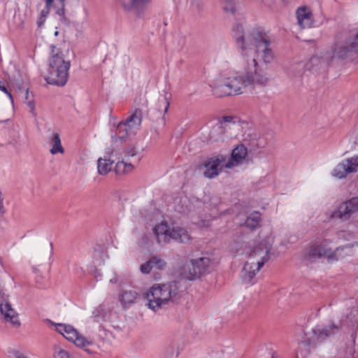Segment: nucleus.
<instances>
[{"mask_svg":"<svg viewBox=\"0 0 358 358\" xmlns=\"http://www.w3.org/2000/svg\"><path fill=\"white\" fill-rule=\"evenodd\" d=\"M232 31L236 45L245 57V66L242 71H234L210 85L213 94L217 97L243 94L248 87H265L271 80L263 66L271 63L274 57L268 48L270 39L267 34L256 29L245 35L240 23L235 24Z\"/></svg>","mask_w":358,"mask_h":358,"instance_id":"nucleus-1","label":"nucleus"},{"mask_svg":"<svg viewBox=\"0 0 358 358\" xmlns=\"http://www.w3.org/2000/svg\"><path fill=\"white\" fill-rule=\"evenodd\" d=\"M178 292L176 281L153 285L145 294L148 306L153 311L162 308L169 301H173Z\"/></svg>","mask_w":358,"mask_h":358,"instance_id":"nucleus-2","label":"nucleus"},{"mask_svg":"<svg viewBox=\"0 0 358 358\" xmlns=\"http://www.w3.org/2000/svg\"><path fill=\"white\" fill-rule=\"evenodd\" d=\"M330 242L331 241L325 236L323 239L317 238L304 255V259L312 262L317 259L327 257L328 262L331 263L350 255L352 245L338 247L334 251H331V248L327 247Z\"/></svg>","mask_w":358,"mask_h":358,"instance_id":"nucleus-3","label":"nucleus"},{"mask_svg":"<svg viewBox=\"0 0 358 358\" xmlns=\"http://www.w3.org/2000/svg\"><path fill=\"white\" fill-rule=\"evenodd\" d=\"M52 57L50 59L48 76L47 82L51 85L64 86L69 77V69L70 62L64 59L63 55H61L59 49L52 45Z\"/></svg>","mask_w":358,"mask_h":358,"instance_id":"nucleus-4","label":"nucleus"},{"mask_svg":"<svg viewBox=\"0 0 358 358\" xmlns=\"http://www.w3.org/2000/svg\"><path fill=\"white\" fill-rule=\"evenodd\" d=\"M142 121V112L136 109L125 122H120L116 128L114 134L111 135L112 145H115L118 143H122L127 138L134 136L139 129Z\"/></svg>","mask_w":358,"mask_h":358,"instance_id":"nucleus-5","label":"nucleus"},{"mask_svg":"<svg viewBox=\"0 0 358 358\" xmlns=\"http://www.w3.org/2000/svg\"><path fill=\"white\" fill-rule=\"evenodd\" d=\"M153 231L159 244L168 243L171 239L181 243H186L190 240V236L185 229L180 227L170 228L165 222L155 226Z\"/></svg>","mask_w":358,"mask_h":358,"instance_id":"nucleus-6","label":"nucleus"},{"mask_svg":"<svg viewBox=\"0 0 358 358\" xmlns=\"http://www.w3.org/2000/svg\"><path fill=\"white\" fill-rule=\"evenodd\" d=\"M341 327V321L338 322H331L329 325L324 327H315L312 329L311 335L308 336V334H305L303 340L301 341V345L308 348L307 353H308L310 348L314 347L317 343L323 341L327 337L336 334Z\"/></svg>","mask_w":358,"mask_h":358,"instance_id":"nucleus-7","label":"nucleus"},{"mask_svg":"<svg viewBox=\"0 0 358 358\" xmlns=\"http://www.w3.org/2000/svg\"><path fill=\"white\" fill-rule=\"evenodd\" d=\"M273 242V238L267 236L253 246L249 255V261H255L258 268H262L270 259Z\"/></svg>","mask_w":358,"mask_h":358,"instance_id":"nucleus-8","label":"nucleus"},{"mask_svg":"<svg viewBox=\"0 0 358 358\" xmlns=\"http://www.w3.org/2000/svg\"><path fill=\"white\" fill-rule=\"evenodd\" d=\"M55 327L57 332L63 335L69 341H73L76 346L83 348L89 353H92V351L87 348V347L92 345L93 342L79 335L77 330L72 326L64 324H57Z\"/></svg>","mask_w":358,"mask_h":358,"instance_id":"nucleus-9","label":"nucleus"},{"mask_svg":"<svg viewBox=\"0 0 358 358\" xmlns=\"http://www.w3.org/2000/svg\"><path fill=\"white\" fill-rule=\"evenodd\" d=\"M358 52V42H355L352 37L341 36L333 48L334 57L345 58L350 52Z\"/></svg>","mask_w":358,"mask_h":358,"instance_id":"nucleus-10","label":"nucleus"},{"mask_svg":"<svg viewBox=\"0 0 358 358\" xmlns=\"http://www.w3.org/2000/svg\"><path fill=\"white\" fill-rule=\"evenodd\" d=\"M122 155H123L122 159L117 162L115 167L117 174H125L133 171L134 168V164L127 161L129 158L137 156L138 151L134 145H129L123 149Z\"/></svg>","mask_w":358,"mask_h":358,"instance_id":"nucleus-11","label":"nucleus"},{"mask_svg":"<svg viewBox=\"0 0 358 358\" xmlns=\"http://www.w3.org/2000/svg\"><path fill=\"white\" fill-rule=\"evenodd\" d=\"M358 171V154L349 157L339 163L333 171V176L338 179H343L351 173Z\"/></svg>","mask_w":358,"mask_h":358,"instance_id":"nucleus-12","label":"nucleus"},{"mask_svg":"<svg viewBox=\"0 0 358 358\" xmlns=\"http://www.w3.org/2000/svg\"><path fill=\"white\" fill-rule=\"evenodd\" d=\"M358 210V197H353L341 203L338 209L331 214L332 218H339L342 220H348L350 215Z\"/></svg>","mask_w":358,"mask_h":358,"instance_id":"nucleus-13","label":"nucleus"},{"mask_svg":"<svg viewBox=\"0 0 358 358\" xmlns=\"http://www.w3.org/2000/svg\"><path fill=\"white\" fill-rule=\"evenodd\" d=\"M0 313L4 322L11 324L14 327L20 326L18 314L9 301L0 303Z\"/></svg>","mask_w":358,"mask_h":358,"instance_id":"nucleus-14","label":"nucleus"},{"mask_svg":"<svg viewBox=\"0 0 358 358\" xmlns=\"http://www.w3.org/2000/svg\"><path fill=\"white\" fill-rule=\"evenodd\" d=\"M225 161L226 157L222 155L208 159L204 164L206 168V170L203 173L204 176L208 178H212L217 176L220 171H221L224 166L222 163H224Z\"/></svg>","mask_w":358,"mask_h":358,"instance_id":"nucleus-15","label":"nucleus"},{"mask_svg":"<svg viewBox=\"0 0 358 358\" xmlns=\"http://www.w3.org/2000/svg\"><path fill=\"white\" fill-rule=\"evenodd\" d=\"M247 148L243 145L237 146L232 150L231 157L224 164V167L231 169L241 164L247 155Z\"/></svg>","mask_w":358,"mask_h":358,"instance_id":"nucleus-16","label":"nucleus"},{"mask_svg":"<svg viewBox=\"0 0 358 358\" xmlns=\"http://www.w3.org/2000/svg\"><path fill=\"white\" fill-rule=\"evenodd\" d=\"M298 24L303 28H309L313 24V14L308 7H300L296 10Z\"/></svg>","mask_w":358,"mask_h":358,"instance_id":"nucleus-17","label":"nucleus"},{"mask_svg":"<svg viewBox=\"0 0 358 358\" xmlns=\"http://www.w3.org/2000/svg\"><path fill=\"white\" fill-rule=\"evenodd\" d=\"M261 268H258V264H255V261H248L243 266L241 271V278L245 283H253L252 280L256 275L257 273Z\"/></svg>","mask_w":358,"mask_h":358,"instance_id":"nucleus-18","label":"nucleus"},{"mask_svg":"<svg viewBox=\"0 0 358 358\" xmlns=\"http://www.w3.org/2000/svg\"><path fill=\"white\" fill-rule=\"evenodd\" d=\"M48 142L52 145V148L50 150L52 155H56L57 153L63 154L64 152V149L62 145L59 134H51L48 138Z\"/></svg>","mask_w":358,"mask_h":358,"instance_id":"nucleus-19","label":"nucleus"},{"mask_svg":"<svg viewBox=\"0 0 358 358\" xmlns=\"http://www.w3.org/2000/svg\"><path fill=\"white\" fill-rule=\"evenodd\" d=\"M179 275L181 278L188 280H194L199 278V273H196L195 268H194L192 261L190 264H185L180 268Z\"/></svg>","mask_w":358,"mask_h":358,"instance_id":"nucleus-20","label":"nucleus"},{"mask_svg":"<svg viewBox=\"0 0 358 358\" xmlns=\"http://www.w3.org/2000/svg\"><path fill=\"white\" fill-rule=\"evenodd\" d=\"M191 261L194 268L199 273V278L208 271L210 264V259L208 257H200Z\"/></svg>","mask_w":358,"mask_h":358,"instance_id":"nucleus-21","label":"nucleus"},{"mask_svg":"<svg viewBox=\"0 0 358 358\" xmlns=\"http://www.w3.org/2000/svg\"><path fill=\"white\" fill-rule=\"evenodd\" d=\"M138 294L133 290H124L120 295V301L122 305L126 308L133 304L138 298Z\"/></svg>","mask_w":358,"mask_h":358,"instance_id":"nucleus-22","label":"nucleus"},{"mask_svg":"<svg viewBox=\"0 0 358 358\" xmlns=\"http://www.w3.org/2000/svg\"><path fill=\"white\" fill-rule=\"evenodd\" d=\"M226 132L225 126L223 123H216L211 129L209 133V140L211 141H218L222 138Z\"/></svg>","mask_w":358,"mask_h":358,"instance_id":"nucleus-23","label":"nucleus"},{"mask_svg":"<svg viewBox=\"0 0 358 358\" xmlns=\"http://www.w3.org/2000/svg\"><path fill=\"white\" fill-rule=\"evenodd\" d=\"M222 10L227 15H235L238 8L237 0H220Z\"/></svg>","mask_w":358,"mask_h":358,"instance_id":"nucleus-24","label":"nucleus"},{"mask_svg":"<svg viewBox=\"0 0 358 358\" xmlns=\"http://www.w3.org/2000/svg\"><path fill=\"white\" fill-rule=\"evenodd\" d=\"M113 162L108 159L99 158L97 162L98 173L100 175H106L113 168Z\"/></svg>","mask_w":358,"mask_h":358,"instance_id":"nucleus-25","label":"nucleus"},{"mask_svg":"<svg viewBox=\"0 0 358 358\" xmlns=\"http://www.w3.org/2000/svg\"><path fill=\"white\" fill-rule=\"evenodd\" d=\"M126 10H137L148 3L149 0H120Z\"/></svg>","mask_w":358,"mask_h":358,"instance_id":"nucleus-26","label":"nucleus"},{"mask_svg":"<svg viewBox=\"0 0 358 358\" xmlns=\"http://www.w3.org/2000/svg\"><path fill=\"white\" fill-rule=\"evenodd\" d=\"M261 215L258 212H254L248 216L245 222L246 227L254 229L259 224Z\"/></svg>","mask_w":358,"mask_h":358,"instance_id":"nucleus-27","label":"nucleus"},{"mask_svg":"<svg viewBox=\"0 0 358 358\" xmlns=\"http://www.w3.org/2000/svg\"><path fill=\"white\" fill-rule=\"evenodd\" d=\"M60 3V7H59L56 11V13L59 16V20L61 22L64 23H69V20L65 16V0H57Z\"/></svg>","mask_w":358,"mask_h":358,"instance_id":"nucleus-28","label":"nucleus"},{"mask_svg":"<svg viewBox=\"0 0 358 358\" xmlns=\"http://www.w3.org/2000/svg\"><path fill=\"white\" fill-rule=\"evenodd\" d=\"M151 262H152L153 268L155 267L159 270L164 269L166 266V262L157 256H152L151 257Z\"/></svg>","mask_w":358,"mask_h":358,"instance_id":"nucleus-29","label":"nucleus"},{"mask_svg":"<svg viewBox=\"0 0 358 358\" xmlns=\"http://www.w3.org/2000/svg\"><path fill=\"white\" fill-rule=\"evenodd\" d=\"M153 268L152 262H151V258L146 262L142 264L140 266L141 271L144 274H148L152 268Z\"/></svg>","mask_w":358,"mask_h":358,"instance_id":"nucleus-30","label":"nucleus"},{"mask_svg":"<svg viewBox=\"0 0 358 358\" xmlns=\"http://www.w3.org/2000/svg\"><path fill=\"white\" fill-rule=\"evenodd\" d=\"M53 0H45V6L43 9L41 10L40 16L47 17L49 13L50 7L52 6Z\"/></svg>","mask_w":358,"mask_h":358,"instance_id":"nucleus-31","label":"nucleus"},{"mask_svg":"<svg viewBox=\"0 0 358 358\" xmlns=\"http://www.w3.org/2000/svg\"><path fill=\"white\" fill-rule=\"evenodd\" d=\"M0 90L6 94L9 97L10 100L11 101V102L13 103V98L10 92L8 90L5 84L1 80H0Z\"/></svg>","mask_w":358,"mask_h":358,"instance_id":"nucleus-32","label":"nucleus"},{"mask_svg":"<svg viewBox=\"0 0 358 358\" xmlns=\"http://www.w3.org/2000/svg\"><path fill=\"white\" fill-rule=\"evenodd\" d=\"M159 101L162 102V105L164 106V113H166L169 107V101L168 100V98L164 96L162 97V99H159Z\"/></svg>","mask_w":358,"mask_h":358,"instance_id":"nucleus-33","label":"nucleus"},{"mask_svg":"<svg viewBox=\"0 0 358 358\" xmlns=\"http://www.w3.org/2000/svg\"><path fill=\"white\" fill-rule=\"evenodd\" d=\"M232 119L233 118L231 116H224L221 120L218 122V123H223V125L225 126V129L227 130V128L229 126V124L231 122Z\"/></svg>","mask_w":358,"mask_h":358,"instance_id":"nucleus-34","label":"nucleus"},{"mask_svg":"<svg viewBox=\"0 0 358 358\" xmlns=\"http://www.w3.org/2000/svg\"><path fill=\"white\" fill-rule=\"evenodd\" d=\"M4 301H8V296L5 293L4 290L0 289V303Z\"/></svg>","mask_w":358,"mask_h":358,"instance_id":"nucleus-35","label":"nucleus"},{"mask_svg":"<svg viewBox=\"0 0 358 358\" xmlns=\"http://www.w3.org/2000/svg\"><path fill=\"white\" fill-rule=\"evenodd\" d=\"M57 356L59 358H69V353L64 350H59L58 353H57Z\"/></svg>","mask_w":358,"mask_h":358,"instance_id":"nucleus-36","label":"nucleus"},{"mask_svg":"<svg viewBox=\"0 0 358 358\" xmlns=\"http://www.w3.org/2000/svg\"><path fill=\"white\" fill-rule=\"evenodd\" d=\"M27 106L29 107L30 112H31L32 114H34V115H35V113H34V111H35V105H34V103L33 100L27 101Z\"/></svg>","mask_w":358,"mask_h":358,"instance_id":"nucleus-37","label":"nucleus"},{"mask_svg":"<svg viewBox=\"0 0 358 358\" xmlns=\"http://www.w3.org/2000/svg\"><path fill=\"white\" fill-rule=\"evenodd\" d=\"M3 198L2 197V193L0 192V214L3 215L5 213V208L3 204Z\"/></svg>","mask_w":358,"mask_h":358,"instance_id":"nucleus-38","label":"nucleus"},{"mask_svg":"<svg viewBox=\"0 0 358 358\" xmlns=\"http://www.w3.org/2000/svg\"><path fill=\"white\" fill-rule=\"evenodd\" d=\"M46 18L47 17H45L39 16V18H38V20L37 21V25H38V28H41L43 26L44 22H45Z\"/></svg>","mask_w":358,"mask_h":358,"instance_id":"nucleus-39","label":"nucleus"},{"mask_svg":"<svg viewBox=\"0 0 358 358\" xmlns=\"http://www.w3.org/2000/svg\"><path fill=\"white\" fill-rule=\"evenodd\" d=\"M12 353L15 358H28L24 354L17 350L13 351Z\"/></svg>","mask_w":358,"mask_h":358,"instance_id":"nucleus-40","label":"nucleus"},{"mask_svg":"<svg viewBox=\"0 0 358 358\" xmlns=\"http://www.w3.org/2000/svg\"><path fill=\"white\" fill-rule=\"evenodd\" d=\"M191 4H195L197 7L199 6L200 3L198 1V0H188Z\"/></svg>","mask_w":358,"mask_h":358,"instance_id":"nucleus-41","label":"nucleus"},{"mask_svg":"<svg viewBox=\"0 0 358 358\" xmlns=\"http://www.w3.org/2000/svg\"><path fill=\"white\" fill-rule=\"evenodd\" d=\"M297 67L300 69H303L304 67V64L303 62H299L297 64Z\"/></svg>","mask_w":358,"mask_h":358,"instance_id":"nucleus-42","label":"nucleus"},{"mask_svg":"<svg viewBox=\"0 0 358 358\" xmlns=\"http://www.w3.org/2000/svg\"><path fill=\"white\" fill-rule=\"evenodd\" d=\"M25 99L27 101H29V90L28 88L26 89V92H25Z\"/></svg>","mask_w":358,"mask_h":358,"instance_id":"nucleus-43","label":"nucleus"},{"mask_svg":"<svg viewBox=\"0 0 358 358\" xmlns=\"http://www.w3.org/2000/svg\"><path fill=\"white\" fill-rule=\"evenodd\" d=\"M231 250L234 251L235 253H239L240 250L238 248L231 247Z\"/></svg>","mask_w":358,"mask_h":358,"instance_id":"nucleus-44","label":"nucleus"},{"mask_svg":"<svg viewBox=\"0 0 358 358\" xmlns=\"http://www.w3.org/2000/svg\"><path fill=\"white\" fill-rule=\"evenodd\" d=\"M93 315H94V317H97L99 316V311L98 310H94L93 312Z\"/></svg>","mask_w":358,"mask_h":358,"instance_id":"nucleus-45","label":"nucleus"},{"mask_svg":"<svg viewBox=\"0 0 358 358\" xmlns=\"http://www.w3.org/2000/svg\"><path fill=\"white\" fill-rule=\"evenodd\" d=\"M0 265L1 267H3V264L2 259L1 257H0Z\"/></svg>","mask_w":358,"mask_h":358,"instance_id":"nucleus-46","label":"nucleus"},{"mask_svg":"<svg viewBox=\"0 0 358 358\" xmlns=\"http://www.w3.org/2000/svg\"><path fill=\"white\" fill-rule=\"evenodd\" d=\"M140 160H141V157H137V158H136V163H138V162H140Z\"/></svg>","mask_w":358,"mask_h":358,"instance_id":"nucleus-47","label":"nucleus"},{"mask_svg":"<svg viewBox=\"0 0 358 358\" xmlns=\"http://www.w3.org/2000/svg\"><path fill=\"white\" fill-rule=\"evenodd\" d=\"M110 281L111 282H117V280L116 279H110Z\"/></svg>","mask_w":358,"mask_h":358,"instance_id":"nucleus-48","label":"nucleus"},{"mask_svg":"<svg viewBox=\"0 0 358 358\" xmlns=\"http://www.w3.org/2000/svg\"><path fill=\"white\" fill-rule=\"evenodd\" d=\"M173 354V349L172 348L171 350L170 357H172Z\"/></svg>","mask_w":358,"mask_h":358,"instance_id":"nucleus-49","label":"nucleus"},{"mask_svg":"<svg viewBox=\"0 0 358 358\" xmlns=\"http://www.w3.org/2000/svg\"><path fill=\"white\" fill-rule=\"evenodd\" d=\"M272 358H278V356L275 354H273Z\"/></svg>","mask_w":358,"mask_h":358,"instance_id":"nucleus-50","label":"nucleus"},{"mask_svg":"<svg viewBox=\"0 0 358 358\" xmlns=\"http://www.w3.org/2000/svg\"><path fill=\"white\" fill-rule=\"evenodd\" d=\"M299 352H300L299 351L297 352V353H296V358L299 357Z\"/></svg>","mask_w":358,"mask_h":358,"instance_id":"nucleus-51","label":"nucleus"},{"mask_svg":"<svg viewBox=\"0 0 358 358\" xmlns=\"http://www.w3.org/2000/svg\"><path fill=\"white\" fill-rule=\"evenodd\" d=\"M51 250H52V244L50 243Z\"/></svg>","mask_w":358,"mask_h":358,"instance_id":"nucleus-52","label":"nucleus"}]
</instances>
